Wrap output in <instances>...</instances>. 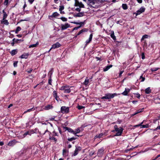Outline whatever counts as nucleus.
<instances>
[{
  "label": "nucleus",
  "instance_id": "f257e3e1",
  "mask_svg": "<svg viewBox=\"0 0 160 160\" xmlns=\"http://www.w3.org/2000/svg\"><path fill=\"white\" fill-rule=\"evenodd\" d=\"M72 88V87H70L69 86H64L61 87L60 89V90L63 91L65 93H69L71 92L70 88Z\"/></svg>",
  "mask_w": 160,
  "mask_h": 160
},
{
  "label": "nucleus",
  "instance_id": "f03ea898",
  "mask_svg": "<svg viewBox=\"0 0 160 160\" xmlns=\"http://www.w3.org/2000/svg\"><path fill=\"white\" fill-rule=\"evenodd\" d=\"M117 93H108L106 94L105 96L102 97L101 98L102 99H110L112 98H113L115 96H117Z\"/></svg>",
  "mask_w": 160,
  "mask_h": 160
},
{
  "label": "nucleus",
  "instance_id": "7ed1b4c3",
  "mask_svg": "<svg viewBox=\"0 0 160 160\" xmlns=\"http://www.w3.org/2000/svg\"><path fill=\"white\" fill-rule=\"evenodd\" d=\"M75 6H79L80 8H83L84 5L81 2H79L78 0H74Z\"/></svg>",
  "mask_w": 160,
  "mask_h": 160
},
{
  "label": "nucleus",
  "instance_id": "20e7f679",
  "mask_svg": "<svg viewBox=\"0 0 160 160\" xmlns=\"http://www.w3.org/2000/svg\"><path fill=\"white\" fill-rule=\"evenodd\" d=\"M69 108L65 106H62L61 108V112L62 113H67L69 112Z\"/></svg>",
  "mask_w": 160,
  "mask_h": 160
},
{
  "label": "nucleus",
  "instance_id": "39448f33",
  "mask_svg": "<svg viewBox=\"0 0 160 160\" xmlns=\"http://www.w3.org/2000/svg\"><path fill=\"white\" fill-rule=\"evenodd\" d=\"M145 10V8L143 7H141L137 11V12L134 13V14H136V16L140 14L141 13L144 12Z\"/></svg>",
  "mask_w": 160,
  "mask_h": 160
},
{
  "label": "nucleus",
  "instance_id": "423d86ee",
  "mask_svg": "<svg viewBox=\"0 0 160 160\" xmlns=\"http://www.w3.org/2000/svg\"><path fill=\"white\" fill-rule=\"evenodd\" d=\"M123 129L122 128L120 127L118 128V129L115 131L117 132L116 134L115 135V136H119L121 135L122 132L123 131Z\"/></svg>",
  "mask_w": 160,
  "mask_h": 160
},
{
  "label": "nucleus",
  "instance_id": "0eeeda50",
  "mask_svg": "<svg viewBox=\"0 0 160 160\" xmlns=\"http://www.w3.org/2000/svg\"><path fill=\"white\" fill-rule=\"evenodd\" d=\"M70 26V24L68 23H66L64 24H62L61 25V29L62 30H65L69 28Z\"/></svg>",
  "mask_w": 160,
  "mask_h": 160
},
{
  "label": "nucleus",
  "instance_id": "6e6552de",
  "mask_svg": "<svg viewBox=\"0 0 160 160\" xmlns=\"http://www.w3.org/2000/svg\"><path fill=\"white\" fill-rule=\"evenodd\" d=\"M60 44L59 42H57L52 45L51 48V49H55L56 48H59L60 47Z\"/></svg>",
  "mask_w": 160,
  "mask_h": 160
},
{
  "label": "nucleus",
  "instance_id": "1a4fd4ad",
  "mask_svg": "<svg viewBox=\"0 0 160 160\" xmlns=\"http://www.w3.org/2000/svg\"><path fill=\"white\" fill-rule=\"evenodd\" d=\"M104 149L103 148H101L99 149L98 151L97 155L98 156L101 157L103 154Z\"/></svg>",
  "mask_w": 160,
  "mask_h": 160
},
{
  "label": "nucleus",
  "instance_id": "9d476101",
  "mask_svg": "<svg viewBox=\"0 0 160 160\" xmlns=\"http://www.w3.org/2000/svg\"><path fill=\"white\" fill-rule=\"evenodd\" d=\"M16 142L15 140L10 141L8 144V145L9 146L12 147L16 143Z\"/></svg>",
  "mask_w": 160,
  "mask_h": 160
},
{
  "label": "nucleus",
  "instance_id": "9b49d317",
  "mask_svg": "<svg viewBox=\"0 0 160 160\" xmlns=\"http://www.w3.org/2000/svg\"><path fill=\"white\" fill-rule=\"evenodd\" d=\"M89 3L88 4L91 7H94V6H93L95 3L96 0H88Z\"/></svg>",
  "mask_w": 160,
  "mask_h": 160
},
{
  "label": "nucleus",
  "instance_id": "f8f14e48",
  "mask_svg": "<svg viewBox=\"0 0 160 160\" xmlns=\"http://www.w3.org/2000/svg\"><path fill=\"white\" fill-rule=\"evenodd\" d=\"M130 89L126 88L125 91L122 94L124 96L127 95L128 93L130 92Z\"/></svg>",
  "mask_w": 160,
  "mask_h": 160
},
{
  "label": "nucleus",
  "instance_id": "ddd939ff",
  "mask_svg": "<svg viewBox=\"0 0 160 160\" xmlns=\"http://www.w3.org/2000/svg\"><path fill=\"white\" fill-rule=\"evenodd\" d=\"M84 13L82 12H80L74 15V17H81L83 16Z\"/></svg>",
  "mask_w": 160,
  "mask_h": 160
},
{
  "label": "nucleus",
  "instance_id": "4468645a",
  "mask_svg": "<svg viewBox=\"0 0 160 160\" xmlns=\"http://www.w3.org/2000/svg\"><path fill=\"white\" fill-rule=\"evenodd\" d=\"M59 15V14L57 12H54L52 15L49 16V18L50 19H51V17H56L57 16H58Z\"/></svg>",
  "mask_w": 160,
  "mask_h": 160
},
{
  "label": "nucleus",
  "instance_id": "2eb2a0df",
  "mask_svg": "<svg viewBox=\"0 0 160 160\" xmlns=\"http://www.w3.org/2000/svg\"><path fill=\"white\" fill-rule=\"evenodd\" d=\"M81 150L80 147H78L76 148L75 151L74 152L73 154V155L74 156H75L78 154V151H79Z\"/></svg>",
  "mask_w": 160,
  "mask_h": 160
},
{
  "label": "nucleus",
  "instance_id": "dca6fc26",
  "mask_svg": "<svg viewBox=\"0 0 160 160\" xmlns=\"http://www.w3.org/2000/svg\"><path fill=\"white\" fill-rule=\"evenodd\" d=\"M52 105H48L45 106L44 109L45 110H48L50 109H52Z\"/></svg>",
  "mask_w": 160,
  "mask_h": 160
},
{
  "label": "nucleus",
  "instance_id": "f3484780",
  "mask_svg": "<svg viewBox=\"0 0 160 160\" xmlns=\"http://www.w3.org/2000/svg\"><path fill=\"white\" fill-rule=\"evenodd\" d=\"M28 53H24L20 56L21 58H28Z\"/></svg>",
  "mask_w": 160,
  "mask_h": 160
},
{
  "label": "nucleus",
  "instance_id": "a211bd4d",
  "mask_svg": "<svg viewBox=\"0 0 160 160\" xmlns=\"http://www.w3.org/2000/svg\"><path fill=\"white\" fill-rule=\"evenodd\" d=\"M92 34H91L88 40H87L86 41V42L87 44H88L92 40Z\"/></svg>",
  "mask_w": 160,
  "mask_h": 160
},
{
  "label": "nucleus",
  "instance_id": "6ab92c4d",
  "mask_svg": "<svg viewBox=\"0 0 160 160\" xmlns=\"http://www.w3.org/2000/svg\"><path fill=\"white\" fill-rule=\"evenodd\" d=\"M151 90L150 87H148L145 90V92L146 94H149L151 92Z\"/></svg>",
  "mask_w": 160,
  "mask_h": 160
},
{
  "label": "nucleus",
  "instance_id": "aec40b11",
  "mask_svg": "<svg viewBox=\"0 0 160 160\" xmlns=\"http://www.w3.org/2000/svg\"><path fill=\"white\" fill-rule=\"evenodd\" d=\"M65 128L66 130L68 131L69 132L71 133H72L73 134L74 131L71 128H68L67 127H65Z\"/></svg>",
  "mask_w": 160,
  "mask_h": 160
},
{
  "label": "nucleus",
  "instance_id": "412c9836",
  "mask_svg": "<svg viewBox=\"0 0 160 160\" xmlns=\"http://www.w3.org/2000/svg\"><path fill=\"white\" fill-rule=\"evenodd\" d=\"M53 93V96L55 97V98L57 101H58L59 98L57 96V93L55 91H54Z\"/></svg>",
  "mask_w": 160,
  "mask_h": 160
},
{
  "label": "nucleus",
  "instance_id": "4be33fe9",
  "mask_svg": "<svg viewBox=\"0 0 160 160\" xmlns=\"http://www.w3.org/2000/svg\"><path fill=\"white\" fill-rule=\"evenodd\" d=\"M1 23L6 25H8L9 24V22L8 20L5 19L3 20V19H2V20L1 21Z\"/></svg>",
  "mask_w": 160,
  "mask_h": 160
},
{
  "label": "nucleus",
  "instance_id": "5701e85b",
  "mask_svg": "<svg viewBox=\"0 0 160 160\" xmlns=\"http://www.w3.org/2000/svg\"><path fill=\"white\" fill-rule=\"evenodd\" d=\"M112 65H110L108 66H107L106 68H105L104 69L103 71L104 72L106 71H108L109 69L110 68L112 67Z\"/></svg>",
  "mask_w": 160,
  "mask_h": 160
},
{
  "label": "nucleus",
  "instance_id": "b1692460",
  "mask_svg": "<svg viewBox=\"0 0 160 160\" xmlns=\"http://www.w3.org/2000/svg\"><path fill=\"white\" fill-rule=\"evenodd\" d=\"M143 108H142L141 109H140L139 110H138L137 112H136L135 113H134L132 114V116H133L136 114H137L139 113H140V112H142L143 111Z\"/></svg>",
  "mask_w": 160,
  "mask_h": 160
},
{
  "label": "nucleus",
  "instance_id": "393cba45",
  "mask_svg": "<svg viewBox=\"0 0 160 160\" xmlns=\"http://www.w3.org/2000/svg\"><path fill=\"white\" fill-rule=\"evenodd\" d=\"M17 52V51L16 49H14L12 50L11 52L10 53L12 55H14L15 54H16Z\"/></svg>",
  "mask_w": 160,
  "mask_h": 160
},
{
  "label": "nucleus",
  "instance_id": "a878e982",
  "mask_svg": "<svg viewBox=\"0 0 160 160\" xmlns=\"http://www.w3.org/2000/svg\"><path fill=\"white\" fill-rule=\"evenodd\" d=\"M80 130L79 128H78L77 129H76L75 131H74V132H73V134H74L75 135L77 136H78V135H76V134L77 133H79L80 132Z\"/></svg>",
  "mask_w": 160,
  "mask_h": 160
},
{
  "label": "nucleus",
  "instance_id": "bb28decb",
  "mask_svg": "<svg viewBox=\"0 0 160 160\" xmlns=\"http://www.w3.org/2000/svg\"><path fill=\"white\" fill-rule=\"evenodd\" d=\"M3 13V20L5 19L8 16L7 14L6 13V12H4V10L2 11Z\"/></svg>",
  "mask_w": 160,
  "mask_h": 160
},
{
  "label": "nucleus",
  "instance_id": "cd10ccee",
  "mask_svg": "<svg viewBox=\"0 0 160 160\" xmlns=\"http://www.w3.org/2000/svg\"><path fill=\"white\" fill-rule=\"evenodd\" d=\"M34 110H35V108H31L28 109L27 110L25 111L23 113L24 114V113H27V112H31V111H33Z\"/></svg>",
  "mask_w": 160,
  "mask_h": 160
},
{
  "label": "nucleus",
  "instance_id": "c85d7f7f",
  "mask_svg": "<svg viewBox=\"0 0 160 160\" xmlns=\"http://www.w3.org/2000/svg\"><path fill=\"white\" fill-rule=\"evenodd\" d=\"M38 44V42H37L36 44L31 45L29 47V48H34L36 47Z\"/></svg>",
  "mask_w": 160,
  "mask_h": 160
},
{
  "label": "nucleus",
  "instance_id": "c756f323",
  "mask_svg": "<svg viewBox=\"0 0 160 160\" xmlns=\"http://www.w3.org/2000/svg\"><path fill=\"white\" fill-rule=\"evenodd\" d=\"M103 135V134L102 133H100L98 135H97L95 137V139H96L97 138H100L102 137V136Z\"/></svg>",
  "mask_w": 160,
  "mask_h": 160
},
{
  "label": "nucleus",
  "instance_id": "7c9ffc66",
  "mask_svg": "<svg viewBox=\"0 0 160 160\" xmlns=\"http://www.w3.org/2000/svg\"><path fill=\"white\" fill-rule=\"evenodd\" d=\"M89 83V80L88 78H86V79L85 80L84 82L83 83V84L85 85H87Z\"/></svg>",
  "mask_w": 160,
  "mask_h": 160
},
{
  "label": "nucleus",
  "instance_id": "2f4dec72",
  "mask_svg": "<svg viewBox=\"0 0 160 160\" xmlns=\"http://www.w3.org/2000/svg\"><path fill=\"white\" fill-rule=\"evenodd\" d=\"M21 29V28L20 27H18L15 31V33L17 34L18 33V32L20 31Z\"/></svg>",
  "mask_w": 160,
  "mask_h": 160
},
{
  "label": "nucleus",
  "instance_id": "473e14b6",
  "mask_svg": "<svg viewBox=\"0 0 160 160\" xmlns=\"http://www.w3.org/2000/svg\"><path fill=\"white\" fill-rule=\"evenodd\" d=\"M148 37V36L147 35H145L142 36L141 40L142 41H143L145 38H147Z\"/></svg>",
  "mask_w": 160,
  "mask_h": 160
},
{
  "label": "nucleus",
  "instance_id": "72a5a7b5",
  "mask_svg": "<svg viewBox=\"0 0 160 160\" xmlns=\"http://www.w3.org/2000/svg\"><path fill=\"white\" fill-rule=\"evenodd\" d=\"M122 8L126 10L127 9V6L126 4H122Z\"/></svg>",
  "mask_w": 160,
  "mask_h": 160
},
{
  "label": "nucleus",
  "instance_id": "f704fd0d",
  "mask_svg": "<svg viewBox=\"0 0 160 160\" xmlns=\"http://www.w3.org/2000/svg\"><path fill=\"white\" fill-rule=\"evenodd\" d=\"M159 69V68H152L151 69V70L152 72H154L157 71Z\"/></svg>",
  "mask_w": 160,
  "mask_h": 160
},
{
  "label": "nucleus",
  "instance_id": "c9c22d12",
  "mask_svg": "<svg viewBox=\"0 0 160 160\" xmlns=\"http://www.w3.org/2000/svg\"><path fill=\"white\" fill-rule=\"evenodd\" d=\"M111 37L113 38L114 40L116 39V37L114 35V32H112V33H111Z\"/></svg>",
  "mask_w": 160,
  "mask_h": 160
},
{
  "label": "nucleus",
  "instance_id": "e433bc0d",
  "mask_svg": "<svg viewBox=\"0 0 160 160\" xmlns=\"http://www.w3.org/2000/svg\"><path fill=\"white\" fill-rule=\"evenodd\" d=\"M88 30L87 28H84L80 31L81 32V34L84 32H86L88 31Z\"/></svg>",
  "mask_w": 160,
  "mask_h": 160
},
{
  "label": "nucleus",
  "instance_id": "4c0bfd02",
  "mask_svg": "<svg viewBox=\"0 0 160 160\" xmlns=\"http://www.w3.org/2000/svg\"><path fill=\"white\" fill-rule=\"evenodd\" d=\"M73 23L76 24H79L81 25L82 24H83L84 22H72Z\"/></svg>",
  "mask_w": 160,
  "mask_h": 160
},
{
  "label": "nucleus",
  "instance_id": "58836bf2",
  "mask_svg": "<svg viewBox=\"0 0 160 160\" xmlns=\"http://www.w3.org/2000/svg\"><path fill=\"white\" fill-rule=\"evenodd\" d=\"M149 127V125L148 124H147L146 125H143L142 126V127L141 128H148Z\"/></svg>",
  "mask_w": 160,
  "mask_h": 160
},
{
  "label": "nucleus",
  "instance_id": "ea45409f",
  "mask_svg": "<svg viewBox=\"0 0 160 160\" xmlns=\"http://www.w3.org/2000/svg\"><path fill=\"white\" fill-rule=\"evenodd\" d=\"M150 130H153V131H156L158 129H159V130H160V126H158V127H157V128H156L155 129H149Z\"/></svg>",
  "mask_w": 160,
  "mask_h": 160
},
{
  "label": "nucleus",
  "instance_id": "a19ab883",
  "mask_svg": "<svg viewBox=\"0 0 160 160\" xmlns=\"http://www.w3.org/2000/svg\"><path fill=\"white\" fill-rule=\"evenodd\" d=\"M60 19L63 21H66L67 20V18L65 17H61Z\"/></svg>",
  "mask_w": 160,
  "mask_h": 160
},
{
  "label": "nucleus",
  "instance_id": "79ce46f5",
  "mask_svg": "<svg viewBox=\"0 0 160 160\" xmlns=\"http://www.w3.org/2000/svg\"><path fill=\"white\" fill-rule=\"evenodd\" d=\"M76 139V138H68V141H72V140H75Z\"/></svg>",
  "mask_w": 160,
  "mask_h": 160
},
{
  "label": "nucleus",
  "instance_id": "37998d69",
  "mask_svg": "<svg viewBox=\"0 0 160 160\" xmlns=\"http://www.w3.org/2000/svg\"><path fill=\"white\" fill-rule=\"evenodd\" d=\"M49 139L50 140H54L55 142L57 141V139L53 137H50Z\"/></svg>",
  "mask_w": 160,
  "mask_h": 160
},
{
  "label": "nucleus",
  "instance_id": "c03bdc74",
  "mask_svg": "<svg viewBox=\"0 0 160 160\" xmlns=\"http://www.w3.org/2000/svg\"><path fill=\"white\" fill-rule=\"evenodd\" d=\"M64 8V7L63 6H60L59 8V10L60 12H61Z\"/></svg>",
  "mask_w": 160,
  "mask_h": 160
},
{
  "label": "nucleus",
  "instance_id": "a18cd8bd",
  "mask_svg": "<svg viewBox=\"0 0 160 160\" xmlns=\"http://www.w3.org/2000/svg\"><path fill=\"white\" fill-rule=\"evenodd\" d=\"M81 26L80 25V26H79L78 27H75V28H74L73 29V31L75 30H77L78 29V28H80L81 27Z\"/></svg>",
  "mask_w": 160,
  "mask_h": 160
},
{
  "label": "nucleus",
  "instance_id": "49530a36",
  "mask_svg": "<svg viewBox=\"0 0 160 160\" xmlns=\"http://www.w3.org/2000/svg\"><path fill=\"white\" fill-rule=\"evenodd\" d=\"M77 107L79 109H81L84 108V107L81 106H78Z\"/></svg>",
  "mask_w": 160,
  "mask_h": 160
},
{
  "label": "nucleus",
  "instance_id": "de8ad7c7",
  "mask_svg": "<svg viewBox=\"0 0 160 160\" xmlns=\"http://www.w3.org/2000/svg\"><path fill=\"white\" fill-rule=\"evenodd\" d=\"M18 63V62H17V61L14 62L13 66H14V67H17Z\"/></svg>",
  "mask_w": 160,
  "mask_h": 160
},
{
  "label": "nucleus",
  "instance_id": "09e8293b",
  "mask_svg": "<svg viewBox=\"0 0 160 160\" xmlns=\"http://www.w3.org/2000/svg\"><path fill=\"white\" fill-rule=\"evenodd\" d=\"M8 0H5L4 2V4L5 5H7L8 4Z\"/></svg>",
  "mask_w": 160,
  "mask_h": 160
},
{
  "label": "nucleus",
  "instance_id": "8fccbe9b",
  "mask_svg": "<svg viewBox=\"0 0 160 160\" xmlns=\"http://www.w3.org/2000/svg\"><path fill=\"white\" fill-rule=\"evenodd\" d=\"M28 134H29V132H26L23 135V137H25Z\"/></svg>",
  "mask_w": 160,
  "mask_h": 160
},
{
  "label": "nucleus",
  "instance_id": "3c124183",
  "mask_svg": "<svg viewBox=\"0 0 160 160\" xmlns=\"http://www.w3.org/2000/svg\"><path fill=\"white\" fill-rule=\"evenodd\" d=\"M140 79H142L141 82H143L145 80V78L142 77V75L140 77Z\"/></svg>",
  "mask_w": 160,
  "mask_h": 160
},
{
  "label": "nucleus",
  "instance_id": "603ef678",
  "mask_svg": "<svg viewBox=\"0 0 160 160\" xmlns=\"http://www.w3.org/2000/svg\"><path fill=\"white\" fill-rule=\"evenodd\" d=\"M66 152H67L65 150H64V149L63 150V156H64V155L66 156Z\"/></svg>",
  "mask_w": 160,
  "mask_h": 160
},
{
  "label": "nucleus",
  "instance_id": "864d4df0",
  "mask_svg": "<svg viewBox=\"0 0 160 160\" xmlns=\"http://www.w3.org/2000/svg\"><path fill=\"white\" fill-rule=\"evenodd\" d=\"M140 95L139 93H136V97L139 98H140Z\"/></svg>",
  "mask_w": 160,
  "mask_h": 160
},
{
  "label": "nucleus",
  "instance_id": "5fc2aeb1",
  "mask_svg": "<svg viewBox=\"0 0 160 160\" xmlns=\"http://www.w3.org/2000/svg\"><path fill=\"white\" fill-rule=\"evenodd\" d=\"M34 0H28V2L31 4H32Z\"/></svg>",
  "mask_w": 160,
  "mask_h": 160
},
{
  "label": "nucleus",
  "instance_id": "6e6d98bb",
  "mask_svg": "<svg viewBox=\"0 0 160 160\" xmlns=\"http://www.w3.org/2000/svg\"><path fill=\"white\" fill-rule=\"evenodd\" d=\"M75 10L78 12H80L81 11V9L80 8H77Z\"/></svg>",
  "mask_w": 160,
  "mask_h": 160
},
{
  "label": "nucleus",
  "instance_id": "4d7b16f0",
  "mask_svg": "<svg viewBox=\"0 0 160 160\" xmlns=\"http://www.w3.org/2000/svg\"><path fill=\"white\" fill-rule=\"evenodd\" d=\"M114 128L115 131H116V130H117L118 129V126L117 125H115L114 126Z\"/></svg>",
  "mask_w": 160,
  "mask_h": 160
},
{
  "label": "nucleus",
  "instance_id": "13d9d810",
  "mask_svg": "<svg viewBox=\"0 0 160 160\" xmlns=\"http://www.w3.org/2000/svg\"><path fill=\"white\" fill-rule=\"evenodd\" d=\"M123 72H124L123 71H122L120 72L119 73V76L120 77L121 76V75L123 73Z\"/></svg>",
  "mask_w": 160,
  "mask_h": 160
},
{
  "label": "nucleus",
  "instance_id": "bf43d9fd",
  "mask_svg": "<svg viewBox=\"0 0 160 160\" xmlns=\"http://www.w3.org/2000/svg\"><path fill=\"white\" fill-rule=\"evenodd\" d=\"M137 1L139 3H141L142 2V0H137Z\"/></svg>",
  "mask_w": 160,
  "mask_h": 160
},
{
  "label": "nucleus",
  "instance_id": "052dcab7",
  "mask_svg": "<svg viewBox=\"0 0 160 160\" xmlns=\"http://www.w3.org/2000/svg\"><path fill=\"white\" fill-rule=\"evenodd\" d=\"M51 79H49L48 80V83L50 85H51Z\"/></svg>",
  "mask_w": 160,
  "mask_h": 160
},
{
  "label": "nucleus",
  "instance_id": "680f3d73",
  "mask_svg": "<svg viewBox=\"0 0 160 160\" xmlns=\"http://www.w3.org/2000/svg\"><path fill=\"white\" fill-rule=\"evenodd\" d=\"M142 58L144 59L145 58V56L143 53L142 54Z\"/></svg>",
  "mask_w": 160,
  "mask_h": 160
},
{
  "label": "nucleus",
  "instance_id": "e2e57ef3",
  "mask_svg": "<svg viewBox=\"0 0 160 160\" xmlns=\"http://www.w3.org/2000/svg\"><path fill=\"white\" fill-rule=\"evenodd\" d=\"M32 69H30V70L28 71L27 72L28 73H30L32 71Z\"/></svg>",
  "mask_w": 160,
  "mask_h": 160
},
{
  "label": "nucleus",
  "instance_id": "0e129e2a",
  "mask_svg": "<svg viewBox=\"0 0 160 160\" xmlns=\"http://www.w3.org/2000/svg\"><path fill=\"white\" fill-rule=\"evenodd\" d=\"M22 34H18L17 35V36L19 38H21L22 37Z\"/></svg>",
  "mask_w": 160,
  "mask_h": 160
},
{
  "label": "nucleus",
  "instance_id": "69168bd1",
  "mask_svg": "<svg viewBox=\"0 0 160 160\" xmlns=\"http://www.w3.org/2000/svg\"><path fill=\"white\" fill-rule=\"evenodd\" d=\"M4 144V143L2 142H0V146H2Z\"/></svg>",
  "mask_w": 160,
  "mask_h": 160
},
{
  "label": "nucleus",
  "instance_id": "338daca9",
  "mask_svg": "<svg viewBox=\"0 0 160 160\" xmlns=\"http://www.w3.org/2000/svg\"><path fill=\"white\" fill-rule=\"evenodd\" d=\"M141 124H138V125H135L134 126V127H138L139 126H141Z\"/></svg>",
  "mask_w": 160,
  "mask_h": 160
},
{
  "label": "nucleus",
  "instance_id": "774afa93",
  "mask_svg": "<svg viewBox=\"0 0 160 160\" xmlns=\"http://www.w3.org/2000/svg\"><path fill=\"white\" fill-rule=\"evenodd\" d=\"M59 0H54V2L56 3H57L58 2Z\"/></svg>",
  "mask_w": 160,
  "mask_h": 160
}]
</instances>
